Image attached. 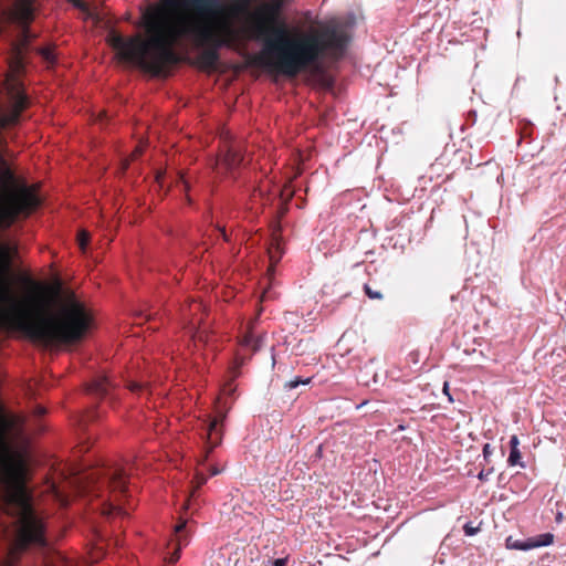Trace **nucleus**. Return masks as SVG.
Wrapping results in <instances>:
<instances>
[{
	"label": "nucleus",
	"instance_id": "nucleus-1",
	"mask_svg": "<svg viewBox=\"0 0 566 566\" xmlns=\"http://www.w3.org/2000/svg\"><path fill=\"white\" fill-rule=\"evenodd\" d=\"M140 25L147 42L115 31L109 32L107 42L122 61L155 76L167 75L168 67L180 62L174 48L185 40L202 48L197 61L203 70H216L219 50L233 49L238 41L229 8L220 0H158L143 11Z\"/></svg>",
	"mask_w": 566,
	"mask_h": 566
},
{
	"label": "nucleus",
	"instance_id": "nucleus-2",
	"mask_svg": "<svg viewBox=\"0 0 566 566\" xmlns=\"http://www.w3.org/2000/svg\"><path fill=\"white\" fill-rule=\"evenodd\" d=\"M282 0L263 4L254 14L253 30L263 40L254 63L286 77H295L325 56L342 55L347 38L335 25L291 36L286 27L277 24Z\"/></svg>",
	"mask_w": 566,
	"mask_h": 566
},
{
	"label": "nucleus",
	"instance_id": "nucleus-3",
	"mask_svg": "<svg viewBox=\"0 0 566 566\" xmlns=\"http://www.w3.org/2000/svg\"><path fill=\"white\" fill-rule=\"evenodd\" d=\"M104 483L106 484L111 497L105 504L103 514H127L122 505L123 500L127 497V474L123 468L116 467L104 472Z\"/></svg>",
	"mask_w": 566,
	"mask_h": 566
},
{
	"label": "nucleus",
	"instance_id": "nucleus-4",
	"mask_svg": "<svg viewBox=\"0 0 566 566\" xmlns=\"http://www.w3.org/2000/svg\"><path fill=\"white\" fill-rule=\"evenodd\" d=\"M205 315L206 307L201 302L192 300L181 307V317L185 323V328L188 329L195 346H197V343H209V334L203 323Z\"/></svg>",
	"mask_w": 566,
	"mask_h": 566
},
{
	"label": "nucleus",
	"instance_id": "nucleus-5",
	"mask_svg": "<svg viewBox=\"0 0 566 566\" xmlns=\"http://www.w3.org/2000/svg\"><path fill=\"white\" fill-rule=\"evenodd\" d=\"M243 156L239 149L231 146L216 163V169L220 172H230L241 165Z\"/></svg>",
	"mask_w": 566,
	"mask_h": 566
},
{
	"label": "nucleus",
	"instance_id": "nucleus-6",
	"mask_svg": "<svg viewBox=\"0 0 566 566\" xmlns=\"http://www.w3.org/2000/svg\"><path fill=\"white\" fill-rule=\"evenodd\" d=\"M189 542V535L187 533V521H181L174 527V537L170 539L169 545L175 546V551L171 554L169 562L176 563L179 559V551L182 546H186Z\"/></svg>",
	"mask_w": 566,
	"mask_h": 566
},
{
	"label": "nucleus",
	"instance_id": "nucleus-7",
	"mask_svg": "<svg viewBox=\"0 0 566 566\" xmlns=\"http://www.w3.org/2000/svg\"><path fill=\"white\" fill-rule=\"evenodd\" d=\"M377 461L374 460L373 463H367L366 465L361 467L358 476H359V483L364 491L373 492L377 486Z\"/></svg>",
	"mask_w": 566,
	"mask_h": 566
},
{
	"label": "nucleus",
	"instance_id": "nucleus-8",
	"mask_svg": "<svg viewBox=\"0 0 566 566\" xmlns=\"http://www.w3.org/2000/svg\"><path fill=\"white\" fill-rule=\"evenodd\" d=\"M113 388L112 381L108 379L107 376L101 375L95 377L88 385H87V392L91 395H94L96 397H106L109 394V390Z\"/></svg>",
	"mask_w": 566,
	"mask_h": 566
},
{
	"label": "nucleus",
	"instance_id": "nucleus-9",
	"mask_svg": "<svg viewBox=\"0 0 566 566\" xmlns=\"http://www.w3.org/2000/svg\"><path fill=\"white\" fill-rule=\"evenodd\" d=\"M226 418L224 413H220L218 417H216L208 426V441L211 446V449L217 447L222 439V423Z\"/></svg>",
	"mask_w": 566,
	"mask_h": 566
},
{
	"label": "nucleus",
	"instance_id": "nucleus-10",
	"mask_svg": "<svg viewBox=\"0 0 566 566\" xmlns=\"http://www.w3.org/2000/svg\"><path fill=\"white\" fill-rule=\"evenodd\" d=\"M510 455L507 458V463L511 467L520 465L522 468H525V464L521 461L522 455L521 451L518 449L520 440L516 434L511 436L510 438Z\"/></svg>",
	"mask_w": 566,
	"mask_h": 566
},
{
	"label": "nucleus",
	"instance_id": "nucleus-11",
	"mask_svg": "<svg viewBox=\"0 0 566 566\" xmlns=\"http://www.w3.org/2000/svg\"><path fill=\"white\" fill-rule=\"evenodd\" d=\"M263 338L255 337L252 333V323L248 327L247 333L240 340V345L245 348H250L253 353L258 352L262 345Z\"/></svg>",
	"mask_w": 566,
	"mask_h": 566
},
{
	"label": "nucleus",
	"instance_id": "nucleus-12",
	"mask_svg": "<svg viewBox=\"0 0 566 566\" xmlns=\"http://www.w3.org/2000/svg\"><path fill=\"white\" fill-rule=\"evenodd\" d=\"M506 547L511 549H518V551H530L533 549L532 542L530 538L526 539H514L512 536H509L506 538Z\"/></svg>",
	"mask_w": 566,
	"mask_h": 566
},
{
	"label": "nucleus",
	"instance_id": "nucleus-13",
	"mask_svg": "<svg viewBox=\"0 0 566 566\" xmlns=\"http://www.w3.org/2000/svg\"><path fill=\"white\" fill-rule=\"evenodd\" d=\"M533 548L544 547L553 544L554 535L552 533H543L534 537H530Z\"/></svg>",
	"mask_w": 566,
	"mask_h": 566
},
{
	"label": "nucleus",
	"instance_id": "nucleus-14",
	"mask_svg": "<svg viewBox=\"0 0 566 566\" xmlns=\"http://www.w3.org/2000/svg\"><path fill=\"white\" fill-rule=\"evenodd\" d=\"M148 385L146 382H139V381H128L127 382V389L136 395H142L144 392L148 391Z\"/></svg>",
	"mask_w": 566,
	"mask_h": 566
},
{
	"label": "nucleus",
	"instance_id": "nucleus-15",
	"mask_svg": "<svg viewBox=\"0 0 566 566\" xmlns=\"http://www.w3.org/2000/svg\"><path fill=\"white\" fill-rule=\"evenodd\" d=\"M88 241H90V234L88 232L82 230L78 232V235H77V242H78V247L80 249L84 252L87 244H88Z\"/></svg>",
	"mask_w": 566,
	"mask_h": 566
},
{
	"label": "nucleus",
	"instance_id": "nucleus-16",
	"mask_svg": "<svg viewBox=\"0 0 566 566\" xmlns=\"http://www.w3.org/2000/svg\"><path fill=\"white\" fill-rule=\"evenodd\" d=\"M364 291L370 300H381L382 298V294L379 291L373 290L369 284L364 285Z\"/></svg>",
	"mask_w": 566,
	"mask_h": 566
},
{
	"label": "nucleus",
	"instance_id": "nucleus-17",
	"mask_svg": "<svg viewBox=\"0 0 566 566\" xmlns=\"http://www.w3.org/2000/svg\"><path fill=\"white\" fill-rule=\"evenodd\" d=\"M311 381L310 378L307 379H302L300 377H296L295 379L293 380H290L287 384H286V387L290 388V389H293V388H296L300 384H308Z\"/></svg>",
	"mask_w": 566,
	"mask_h": 566
},
{
	"label": "nucleus",
	"instance_id": "nucleus-18",
	"mask_svg": "<svg viewBox=\"0 0 566 566\" xmlns=\"http://www.w3.org/2000/svg\"><path fill=\"white\" fill-rule=\"evenodd\" d=\"M40 53L48 62H53L54 56L50 49H42L40 50Z\"/></svg>",
	"mask_w": 566,
	"mask_h": 566
},
{
	"label": "nucleus",
	"instance_id": "nucleus-19",
	"mask_svg": "<svg viewBox=\"0 0 566 566\" xmlns=\"http://www.w3.org/2000/svg\"><path fill=\"white\" fill-rule=\"evenodd\" d=\"M465 535L472 536L478 532L476 527H473L471 523H467L463 527Z\"/></svg>",
	"mask_w": 566,
	"mask_h": 566
},
{
	"label": "nucleus",
	"instance_id": "nucleus-20",
	"mask_svg": "<svg viewBox=\"0 0 566 566\" xmlns=\"http://www.w3.org/2000/svg\"><path fill=\"white\" fill-rule=\"evenodd\" d=\"M493 472V468L489 469V470H482L479 474H478V479L480 481H486L489 479V475Z\"/></svg>",
	"mask_w": 566,
	"mask_h": 566
},
{
	"label": "nucleus",
	"instance_id": "nucleus-21",
	"mask_svg": "<svg viewBox=\"0 0 566 566\" xmlns=\"http://www.w3.org/2000/svg\"><path fill=\"white\" fill-rule=\"evenodd\" d=\"M197 489L207 482V478L203 474L196 475Z\"/></svg>",
	"mask_w": 566,
	"mask_h": 566
},
{
	"label": "nucleus",
	"instance_id": "nucleus-22",
	"mask_svg": "<svg viewBox=\"0 0 566 566\" xmlns=\"http://www.w3.org/2000/svg\"><path fill=\"white\" fill-rule=\"evenodd\" d=\"M442 391H443V394H444L446 396H448L449 401H453L452 396H451V394H450V391H449V382H447V381H446V382L443 384V389H442Z\"/></svg>",
	"mask_w": 566,
	"mask_h": 566
},
{
	"label": "nucleus",
	"instance_id": "nucleus-23",
	"mask_svg": "<svg viewBox=\"0 0 566 566\" xmlns=\"http://www.w3.org/2000/svg\"><path fill=\"white\" fill-rule=\"evenodd\" d=\"M491 454H492V450H491L490 444L489 443L484 444V447H483L484 459L486 460Z\"/></svg>",
	"mask_w": 566,
	"mask_h": 566
},
{
	"label": "nucleus",
	"instance_id": "nucleus-24",
	"mask_svg": "<svg viewBox=\"0 0 566 566\" xmlns=\"http://www.w3.org/2000/svg\"><path fill=\"white\" fill-rule=\"evenodd\" d=\"M179 181L182 184L184 190L188 191L189 185L188 181L185 179L184 175H179Z\"/></svg>",
	"mask_w": 566,
	"mask_h": 566
},
{
	"label": "nucleus",
	"instance_id": "nucleus-25",
	"mask_svg": "<svg viewBox=\"0 0 566 566\" xmlns=\"http://www.w3.org/2000/svg\"><path fill=\"white\" fill-rule=\"evenodd\" d=\"M286 562V558H277L273 562V566H285Z\"/></svg>",
	"mask_w": 566,
	"mask_h": 566
},
{
	"label": "nucleus",
	"instance_id": "nucleus-26",
	"mask_svg": "<svg viewBox=\"0 0 566 566\" xmlns=\"http://www.w3.org/2000/svg\"><path fill=\"white\" fill-rule=\"evenodd\" d=\"M143 149L140 147H136L135 150L132 154L133 159H136L142 155Z\"/></svg>",
	"mask_w": 566,
	"mask_h": 566
},
{
	"label": "nucleus",
	"instance_id": "nucleus-27",
	"mask_svg": "<svg viewBox=\"0 0 566 566\" xmlns=\"http://www.w3.org/2000/svg\"><path fill=\"white\" fill-rule=\"evenodd\" d=\"M143 149L140 147H136L135 150L132 154L133 159H136L142 155Z\"/></svg>",
	"mask_w": 566,
	"mask_h": 566
},
{
	"label": "nucleus",
	"instance_id": "nucleus-28",
	"mask_svg": "<svg viewBox=\"0 0 566 566\" xmlns=\"http://www.w3.org/2000/svg\"><path fill=\"white\" fill-rule=\"evenodd\" d=\"M367 405H368V401H366V400H365V401H361V402H359V403H356L355 409H356V410L363 409V408H364V407H366Z\"/></svg>",
	"mask_w": 566,
	"mask_h": 566
},
{
	"label": "nucleus",
	"instance_id": "nucleus-29",
	"mask_svg": "<svg viewBox=\"0 0 566 566\" xmlns=\"http://www.w3.org/2000/svg\"><path fill=\"white\" fill-rule=\"evenodd\" d=\"M356 382L359 384V385H364V386H368L369 385V381L365 378H356Z\"/></svg>",
	"mask_w": 566,
	"mask_h": 566
},
{
	"label": "nucleus",
	"instance_id": "nucleus-30",
	"mask_svg": "<svg viewBox=\"0 0 566 566\" xmlns=\"http://www.w3.org/2000/svg\"><path fill=\"white\" fill-rule=\"evenodd\" d=\"M563 518H564L563 513H562V512H557V513H556V516H555V521H556L557 523H560V522L563 521Z\"/></svg>",
	"mask_w": 566,
	"mask_h": 566
},
{
	"label": "nucleus",
	"instance_id": "nucleus-31",
	"mask_svg": "<svg viewBox=\"0 0 566 566\" xmlns=\"http://www.w3.org/2000/svg\"><path fill=\"white\" fill-rule=\"evenodd\" d=\"M35 411H36V415H38V416H42V415H44V413H45V409H44V408H42V407H36V410H35Z\"/></svg>",
	"mask_w": 566,
	"mask_h": 566
},
{
	"label": "nucleus",
	"instance_id": "nucleus-32",
	"mask_svg": "<svg viewBox=\"0 0 566 566\" xmlns=\"http://www.w3.org/2000/svg\"><path fill=\"white\" fill-rule=\"evenodd\" d=\"M218 473H219V470H218V469L213 468V469L211 470V475H216V474H218Z\"/></svg>",
	"mask_w": 566,
	"mask_h": 566
},
{
	"label": "nucleus",
	"instance_id": "nucleus-33",
	"mask_svg": "<svg viewBox=\"0 0 566 566\" xmlns=\"http://www.w3.org/2000/svg\"><path fill=\"white\" fill-rule=\"evenodd\" d=\"M220 231H221V233H222V235H223L224 240H228V237H227L226 230H224V229H221Z\"/></svg>",
	"mask_w": 566,
	"mask_h": 566
},
{
	"label": "nucleus",
	"instance_id": "nucleus-34",
	"mask_svg": "<svg viewBox=\"0 0 566 566\" xmlns=\"http://www.w3.org/2000/svg\"><path fill=\"white\" fill-rule=\"evenodd\" d=\"M356 28L358 27V14L356 13V21H355Z\"/></svg>",
	"mask_w": 566,
	"mask_h": 566
},
{
	"label": "nucleus",
	"instance_id": "nucleus-35",
	"mask_svg": "<svg viewBox=\"0 0 566 566\" xmlns=\"http://www.w3.org/2000/svg\"><path fill=\"white\" fill-rule=\"evenodd\" d=\"M358 502H363V500H361L360 497H358V499L356 500V504H357Z\"/></svg>",
	"mask_w": 566,
	"mask_h": 566
}]
</instances>
